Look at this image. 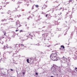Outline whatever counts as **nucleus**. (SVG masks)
Here are the masks:
<instances>
[{"label": "nucleus", "instance_id": "f257e3e1", "mask_svg": "<svg viewBox=\"0 0 77 77\" xmlns=\"http://www.w3.org/2000/svg\"><path fill=\"white\" fill-rule=\"evenodd\" d=\"M50 58L52 60H57L58 59H59V57H58V55L57 54H52L50 56Z\"/></svg>", "mask_w": 77, "mask_h": 77}, {"label": "nucleus", "instance_id": "f03ea898", "mask_svg": "<svg viewBox=\"0 0 77 77\" xmlns=\"http://www.w3.org/2000/svg\"><path fill=\"white\" fill-rule=\"evenodd\" d=\"M60 60H63L64 61H66V60H67V59L65 57H63L62 58H60Z\"/></svg>", "mask_w": 77, "mask_h": 77}, {"label": "nucleus", "instance_id": "7ed1b4c3", "mask_svg": "<svg viewBox=\"0 0 77 77\" xmlns=\"http://www.w3.org/2000/svg\"><path fill=\"white\" fill-rule=\"evenodd\" d=\"M29 59H27L26 60V61L28 63H29Z\"/></svg>", "mask_w": 77, "mask_h": 77}, {"label": "nucleus", "instance_id": "20e7f679", "mask_svg": "<svg viewBox=\"0 0 77 77\" xmlns=\"http://www.w3.org/2000/svg\"><path fill=\"white\" fill-rule=\"evenodd\" d=\"M4 48H5L6 49V48H8V47H7V46H5L4 47Z\"/></svg>", "mask_w": 77, "mask_h": 77}, {"label": "nucleus", "instance_id": "39448f33", "mask_svg": "<svg viewBox=\"0 0 77 77\" xmlns=\"http://www.w3.org/2000/svg\"><path fill=\"white\" fill-rule=\"evenodd\" d=\"M61 48H62H62H64V46H61Z\"/></svg>", "mask_w": 77, "mask_h": 77}, {"label": "nucleus", "instance_id": "423d86ee", "mask_svg": "<svg viewBox=\"0 0 77 77\" xmlns=\"http://www.w3.org/2000/svg\"><path fill=\"white\" fill-rule=\"evenodd\" d=\"M23 75H24V74H25V72H23Z\"/></svg>", "mask_w": 77, "mask_h": 77}, {"label": "nucleus", "instance_id": "0eeeda50", "mask_svg": "<svg viewBox=\"0 0 77 77\" xmlns=\"http://www.w3.org/2000/svg\"><path fill=\"white\" fill-rule=\"evenodd\" d=\"M38 6H39L38 5H35V7H36V8L38 7Z\"/></svg>", "mask_w": 77, "mask_h": 77}, {"label": "nucleus", "instance_id": "6e6552de", "mask_svg": "<svg viewBox=\"0 0 77 77\" xmlns=\"http://www.w3.org/2000/svg\"><path fill=\"white\" fill-rule=\"evenodd\" d=\"M23 32V30H20V32Z\"/></svg>", "mask_w": 77, "mask_h": 77}, {"label": "nucleus", "instance_id": "1a4fd4ad", "mask_svg": "<svg viewBox=\"0 0 77 77\" xmlns=\"http://www.w3.org/2000/svg\"><path fill=\"white\" fill-rule=\"evenodd\" d=\"M11 71H14V70L12 69H11Z\"/></svg>", "mask_w": 77, "mask_h": 77}, {"label": "nucleus", "instance_id": "9d476101", "mask_svg": "<svg viewBox=\"0 0 77 77\" xmlns=\"http://www.w3.org/2000/svg\"><path fill=\"white\" fill-rule=\"evenodd\" d=\"M21 45L22 46H24V45H23V44Z\"/></svg>", "mask_w": 77, "mask_h": 77}, {"label": "nucleus", "instance_id": "9b49d317", "mask_svg": "<svg viewBox=\"0 0 77 77\" xmlns=\"http://www.w3.org/2000/svg\"><path fill=\"white\" fill-rule=\"evenodd\" d=\"M35 74H36V75H38V73H36Z\"/></svg>", "mask_w": 77, "mask_h": 77}, {"label": "nucleus", "instance_id": "f8f14e48", "mask_svg": "<svg viewBox=\"0 0 77 77\" xmlns=\"http://www.w3.org/2000/svg\"><path fill=\"white\" fill-rule=\"evenodd\" d=\"M77 68H75V69H77Z\"/></svg>", "mask_w": 77, "mask_h": 77}, {"label": "nucleus", "instance_id": "ddd939ff", "mask_svg": "<svg viewBox=\"0 0 77 77\" xmlns=\"http://www.w3.org/2000/svg\"><path fill=\"white\" fill-rule=\"evenodd\" d=\"M17 31H18V30H16V32H17Z\"/></svg>", "mask_w": 77, "mask_h": 77}, {"label": "nucleus", "instance_id": "4468645a", "mask_svg": "<svg viewBox=\"0 0 77 77\" xmlns=\"http://www.w3.org/2000/svg\"><path fill=\"white\" fill-rule=\"evenodd\" d=\"M47 15H47H47H46V17H47Z\"/></svg>", "mask_w": 77, "mask_h": 77}, {"label": "nucleus", "instance_id": "2eb2a0df", "mask_svg": "<svg viewBox=\"0 0 77 77\" xmlns=\"http://www.w3.org/2000/svg\"><path fill=\"white\" fill-rule=\"evenodd\" d=\"M54 71H53V72H54Z\"/></svg>", "mask_w": 77, "mask_h": 77}, {"label": "nucleus", "instance_id": "dca6fc26", "mask_svg": "<svg viewBox=\"0 0 77 77\" xmlns=\"http://www.w3.org/2000/svg\"><path fill=\"white\" fill-rule=\"evenodd\" d=\"M64 63H65V62H64Z\"/></svg>", "mask_w": 77, "mask_h": 77}]
</instances>
